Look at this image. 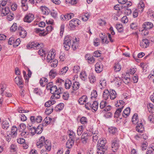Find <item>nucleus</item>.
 <instances>
[{"instance_id": "obj_27", "label": "nucleus", "mask_w": 154, "mask_h": 154, "mask_svg": "<svg viewBox=\"0 0 154 154\" xmlns=\"http://www.w3.org/2000/svg\"><path fill=\"white\" fill-rule=\"evenodd\" d=\"M90 14L88 13H83L82 14V19L84 21H87L89 18Z\"/></svg>"}, {"instance_id": "obj_7", "label": "nucleus", "mask_w": 154, "mask_h": 154, "mask_svg": "<svg viewBox=\"0 0 154 154\" xmlns=\"http://www.w3.org/2000/svg\"><path fill=\"white\" fill-rule=\"evenodd\" d=\"M95 71L97 73H100L103 70V66L100 62L97 63L95 65Z\"/></svg>"}, {"instance_id": "obj_35", "label": "nucleus", "mask_w": 154, "mask_h": 154, "mask_svg": "<svg viewBox=\"0 0 154 154\" xmlns=\"http://www.w3.org/2000/svg\"><path fill=\"white\" fill-rule=\"evenodd\" d=\"M2 126L3 129L7 130L9 128L10 125L8 121H4L2 123Z\"/></svg>"}, {"instance_id": "obj_63", "label": "nucleus", "mask_w": 154, "mask_h": 154, "mask_svg": "<svg viewBox=\"0 0 154 154\" xmlns=\"http://www.w3.org/2000/svg\"><path fill=\"white\" fill-rule=\"evenodd\" d=\"M17 26L16 23H14L11 27V31L15 32L17 29Z\"/></svg>"}, {"instance_id": "obj_13", "label": "nucleus", "mask_w": 154, "mask_h": 154, "mask_svg": "<svg viewBox=\"0 0 154 154\" xmlns=\"http://www.w3.org/2000/svg\"><path fill=\"white\" fill-rule=\"evenodd\" d=\"M79 38H75L73 40L72 44L71 45L72 48H77L79 45Z\"/></svg>"}, {"instance_id": "obj_24", "label": "nucleus", "mask_w": 154, "mask_h": 154, "mask_svg": "<svg viewBox=\"0 0 154 154\" xmlns=\"http://www.w3.org/2000/svg\"><path fill=\"white\" fill-rule=\"evenodd\" d=\"M117 94L115 91L113 89H110L109 91V96L111 100L115 99L116 97Z\"/></svg>"}, {"instance_id": "obj_52", "label": "nucleus", "mask_w": 154, "mask_h": 154, "mask_svg": "<svg viewBox=\"0 0 154 154\" xmlns=\"http://www.w3.org/2000/svg\"><path fill=\"white\" fill-rule=\"evenodd\" d=\"M80 123L83 125L86 124L88 122V120L87 118L84 116L82 117L80 119Z\"/></svg>"}, {"instance_id": "obj_54", "label": "nucleus", "mask_w": 154, "mask_h": 154, "mask_svg": "<svg viewBox=\"0 0 154 154\" xmlns=\"http://www.w3.org/2000/svg\"><path fill=\"white\" fill-rule=\"evenodd\" d=\"M80 77L83 81H85L86 79L87 75L85 72H81L80 74Z\"/></svg>"}, {"instance_id": "obj_53", "label": "nucleus", "mask_w": 154, "mask_h": 154, "mask_svg": "<svg viewBox=\"0 0 154 154\" xmlns=\"http://www.w3.org/2000/svg\"><path fill=\"white\" fill-rule=\"evenodd\" d=\"M69 14H66L65 15H62L60 16V18L62 20H69Z\"/></svg>"}, {"instance_id": "obj_47", "label": "nucleus", "mask_w": 154, "mask_h": 154, "mask_svg": "<svg viewBox=\"0 0 154 154\" xmlns=\"http://www.w3.org/2000/svg\"><path fill=\"white\" fill-rule=\"evenodd\" d=\"M109 131L110 133L114 134L117 133V128L114 127H111L109 128Z\"/></svg>"}, {"instance_id": "obj_2", "label": "nucleus", "mask_w": 154, "mask_h": 154, "mask_svg": "<svg viewBox=\"0 0 154 154\" xmlns=\"http://www.w3.org/2000/svg\"><path fill=\"white\" fill-rule=\"evenodd\" d=\"M72 37L69 35H67L64 38L63 45L65 48H70L71 45V39Z\"/></svg>"}, {"instance_id": "obj_49", "label": "nucleus", "mask_w": 154, "mask_h": 154, "mask_svg": "<svg viewBox=\"0 0 154 154\" xmlns=\"http://www.w3.org/2000/svg\"><path fill=\"white\" fill-rule=\"evenodd\" d=\"M17 128L15 126H14L12 127L11 134L15 136L17 134Z\"/></svg>"}, {"instance_id": "obj_15", "label": "nucleus", "mask_w": 154, "mask_h": 154, "mask_svg": "<svg viewBox=\"0 0 154 154\" xmlns=\"http://www.w3.org/2000/svg\"><path fill=\"white\" fill-rule=\"evenodd\" d=\"M136 131L141 133H143L144 131V127L141 123L137 124L136 127Z\"/></svg>"}, {"instance_id": "obj_41", "label": "nucleus", "mask_w": 154, "mask_h": 154, "mask_svg": "<svg viewBox=\"0 0 154 154\" xmlns=\"http://www.w3.org/2000/svg\"><path fill=\"white\" fill-rule=\"evenodd\" d=\"M149 44V41L147 39H144L143 40L141 44L143 45V48H146L148 47Z\"/></svg>"}, {"instance_id": "obj_22", "label": "nucleus", "mask_w": 154, "mask_h": 154, "mask_svg": "<svg viewBox=\"0 0 154 154\" xmlns=\"http://www.w3.org/2000/svg\"><path fill=\"white\" fill-rule=\"evenodd\" d=\"M45 149L49 151L50 150L51 148V142L49 140H46L45 143Z\"/></svg>"}, {"instance_id": "obj_4", "label": "nucleus", "mask_w": 154, "mask_h": 154, "mask_svg": "<svg viewBox=\"0 0 154 154\" xmlns=\"http://www.w3.org/2000/svg\"><path fill=\"white\" fill-rule=\"evenodd\" d=\"M80 20L76 18H74L71 20L69 22L70 26L72 28H75L78 26L80 23Z\"/></svg>"}, {"instance_id": "obj_12", "label": "nucleus", "mask_w": 154, "mask_h": 154, "mask_svg": "<svg viewBox=\"0 0 154 154\" xmlns=\"http://www.w3.org/2000/svg\"><path fill=\"white\" fill-rule=\"evenodd\" d=\"M15 82L20 88H22L23 87L21 76L16 77L15 79Z\"/></svg>"}, {"instance_id": "obj_28", "label": "nucleus", "mask_w": 154, "mask_h": 154, "mask_svg": "<svg viewBox=\"0 0 154 154\" xmlns=\"http://www.w3.org/2000/svg\"><path fill=\"white\" fill-rule=\"evenodd\" d=\"M27 128L29 133H31L32 135L35 134L36 133V128L35 127L32 126L28 125Z\"/></svg>"}, {"instance_id": "obj_36", "label": "nucleus", "mask_w": 154, "mask_h": 154, "mask_svg": "<svg viewBox=\"0 0 154 154\" xmlns=\"http://www.w3.org/2000/svg\"><path fill=\"white\" fill-rule=\"evenodd\" d=\"M50 66L52 67L55 68L56 67L58 63V61L56 59H54L53 60L50 61Z\"/></svg>"}, {"instance_id": "obj_30", "label": "nucleus", "mask_w": 154, "mask_h": 154, "mask_svg": "<svg viewBox=\"0 0 154 154\" xmlns=\"http://www.w3.org/2000/svg\"><path fill=\"white\" fill-rule=\"evenodd\" d=\"M64 107V104L63 103H60L55 107V110L57 112H59L63 109Z\"/></svg>"}, {"instance_id": "obj_56", "label": "nucleus", "mask_w": 154, "mask_h": 154, "mask_svg": "<svg viewBox=\"0 0 154 154\" xmlns=\"http://www.w3.org/2000/svg\"><path fill=\"white\" fill-rule=\"evenodd\" d=\"M112 109V107L109 105H106L104 109H103L101 111L102 112L104 113L107 112L109 111Z\"/></svg>"}, {"instance_id": "obj_14", "label": "nucleus", "mask_w": 154, "mask_h": 154, "mask_svg": "<svg viewBox=\"0 0 154 154\" xmlns=\"http://www.w3.org/2000/svg\"><path fill=\"white\" fill-rule=\"evenodd\" d=\"M86 60L88 61V62L89 63H94L95 61V59L90 54H86L85 57Z\"/></svg>"}, {"instance_id": "obj_17", "label": "nucleus", "mask_w": 154, "mask_h": 154, "mask_svg": "<svg viewBox=\"0 0 154 154\" xmlns=\"http://www.w3.org/2000/svg\"><path fill=\"white\" fill-rule=\"evenodd\" d=\"M40 9L43 14L48 15L50 12L49 9L45 6H42Z\"/></svg>"}, {"instance_id": "obj_51", "label": "nucleus", "mask_w": 154, "mask_h": 154, "mask_svg": "<svg viewBox=\"0 0 154 154\" xmlns=\"http://www.w3.org/2000/svg\"><path fill=\"white\" fill-rule=\"evenodd\" d=\"M137 113H135L133 115L132 118V122L133 124H135L137 122Z\"/></svg>"}, {"instance_id": "obj_55", "label": "nucleus", "mask_w": 154, "mask_h": 154, "mask_svg": "<svg viewBox=\"0 0 154 154\" xmlns=\"http://www.w3.org/2000/svg\"><path fill=\"white\" fill-rule=\"evenodd\" d=\"M68 69L67 66H65L59 72V74H63L65 73Z\"/></svg>"}, {"instance_id": "obj_1", "label": "nucleus", "mask_w": 154, "mask_h": 154, "mask_svg": "<svg viewBox=\"0 0 154 154\" xmlns=\"http://www.w3.org/2000/svg\"><path fill=\"white\" fill-rule=\"evenodd\" d=\"M119 141L117 138H115L111 141L112 150L113 152H116L118 149L119 147Z\"/></svg>"}, {"instance_id": "obj_10", "label": "nucleus", "mask_w": 154, "mask_h": 154, "mask_svg": "<svg viewBox=\"0 0 154 154\" xmlns=\"http://www.w3.org/2000/svg\"><path fill=\"white\" fill-rule=\"evenodd\" d=\"M153 24L149 22H145L142 25V28L149 30L153 28Z\"/></svg>"}, {"instance_id": "obj_64", "label": "nucleus", "mask_w": 154, "mask_h": 154, "mask_svg": "<svg viewBox=\"0 0 154 154\" xmlns=\"http://www.w3.org/2000/svg\"><path fill=\"white\" fill-rule=\"evenodd\" d=\"M91 96L92 99L93 98H95L97 97V91L96 90H93L91 92Z\"/></svg>"}, {"instance_id": "obj_31", "label": "nucleus", "mask_w": 154, "mask_h": 154, "mask_svg": "<svg viewBox=\"0 0 154 154\" xmlns=\"http://www.w3.org/2000/svg\"><path fill=\"white\" fill-rule=\"evenodd\" d=\"M109 92L107 89H105L104 91L103 97L105 100H107L109 97Z\"/></svg>"}, {"instance_id": "obj_23", "label": "nucleus", "mask_w": 154, "mask_h": 154, "mask_svg": "<svg viewBox=\"0 0 154 154\" xmlns=\"http://www.w3.org/2000/svg\"><path fill=\"white\" fill-rule=\"evenodd\" d=\"M72 83L70 80L67 79L65 82L64 85L66 89H69L72 86Z\"/></svg>"}, {"instance_id": "obj_62", "label": "nucleus", "mask_w": 154, "mask_h": 154, "mask_svg": "<svg viewBox=\"0 0 154 154\" xmlns=\"http://www.w3.org/2000/svg\"><path fill=\"white\" fill-rule=\"evenodd\" d=\"M122 80L125 84H127L130 82V79L129 78V77L128 76L127 77H124L122 79Z\"/></svg>"}, {"instance_id": "obj_5", "label": "nucleus", "mask_w": 154, "mask_h": 154, "mask_svg": "<svg viewBox=\"0 0 154 154\" xmlns=\"http://www.w3.org/2000/svg\"><path fill=\"white\" fill-rule=\"evenodd\" d=\"M63 88L60 87L57 88L54 94L51 96V97H53L56 99H58L60 97V94H62Z\"/></svg>"}, {"instance_id": "obj_16", "label": "nucleus", "mask_w": 154, "mask_h": 154, "mask_svg": "<svg viewBox=\"0 0 154 154\" xmlns=\"http://www.w3.org/2000/svg\"><path fill=\"white\" fill-rule=\"evenodd\" d=\"M52 119L49 117H46L43 120L42 123L43 126H46L51 122Z\"/></svg>"}, {"instance_id": "obj_57", "label": "nucleus", "mask_w": 154, "mask_h": 154, "mask_svg": "<svg viewBox=\"0 0 154 154\" xmlns=\"http://www.w3.org/2000/svg\"><path fill=\"white\" fill-rule=\"evenodd\" d=\"M107 149H104L101 148H98L97 150V154H104Z\"/></svg>"}, {"instance_id": "obj_37", "label": "nucleus", "mask_w": 154, "mask_h": 154, "mask_svg": "<svg viewBox=\"0 0 154 154\" xmlns=\"http://www.w3.org/2000/svg\"><path fill=\"white\" fill-rule=\"evenodd\" d=\"M74 141L69 140H68L66 143V147L68 149H70L72 147L74 144Z\"/></svg>"}, {"instance_id": "obj_60", "label": "nucleus", "mask_w": 154, "mask_h": 154, "mask_svg": "<svg viewBox=\"0 0 154 154\" xmlns=\"http://www.w3.org/2000/svg\"><path fill=\"white\" fill-rule=\"evenodd\" d=\"M116 28L118 31L120 32H122L123 31V27L122 24H117Z\"/></svg>"}, {"instance_id": "obj_59", "label": "nucleus", "mask_w": 154, "mask_h": 154, "mask_svg": "<svg viewBox=\"0 0 154 154\" xmlns=\"http://www.w3.org/2000/svg\"><path fill=\"white\" fill-rule=\"evenodd\" d=\"M135 137L137 138V137L138 138H143L145 140H146L147 139V136L145 134H138Z\"/></svg>"}, {"instance_id": "obj_48", "label": "nucleus", "mask_w": 154, "mask_h": 154, "mask_svg": "<svg viewBox=\"0 0 154 154\" xmlns=\"http://www.w3.org/2000/svg\"><path fill=\"white\" fill-rule=\"evenodd\" d=\"M42 126V125H39L37 128H36V133L37 134H39L42 132L43 130Z\"/></svg>"}, {"instance_id": "obj_6", "label": "nucleus", "mask_w": 154, "mask_h": 154, "mask_svg": "<svg viewBox=\"0 0 154 154\" xmlns=\"http://www.w3.org/2000/svg\"><path fill=\"white\" fill-rule=\"evenodd\" d=\"M34 16L33 14L31 13L27 14L25 16L24 21L25 22L30 23L33 20Z\"/></svg>"}, {"instance_id": "obj_46", "label": "nucleus", "mask_w": 154, "mask_h": 154, "mask_svg": "<svg viewBox=\"0 0 154 154\" xmlns=\"http://www.w3.org/2000/svg\"><path fill=\"white\" fill-rule=\"evenodd\" d=\"M33 92L37 95L41 96L42 94V91L38 88H35L33 90Z\"/></svg>"}, {"instance_id": "obj_58", "label": "nucleus", "mask_w": 154, "mask_h": 154, "mask_svg": "<svg viewBox=\"0 0 154 154\" xmlns=\"http://www.w3.org/2000/svg\"><path fill=\"white\" fill-rule=\"evenodd\" d=\"M53 109L52 107H48L45 111V112L47 115L51 114L53 111Z\"/></svg>"}, {"instance_id": "obj_26", "label": "nucleus", "mask_w": 154, "mask_h": 154, "mask_svg": "<svg viewBox=\"0 0 154 154\" xmlns=\"http://www.w3.org/2000/svg\"><path fill=\"white\" fill-rule=\"evenodd\" d=\"M103 35V34L101 33V35H100V37L101 38L102 42L103 44H107L109 42V41H108L107 36L104 35L103 36L102 35Z\"/></svg>"}, {"instance_id": "obj_19", "label": "nucleus", "mask_w": 154, "mask_h": 154, "mask_svg": "<svg viewBox=\"0 0 154 154\" xmlns=\"http://www.w3.org/2000/svg\"><path fill=\"white\" fill-rule=\"evenodd\" d=\"M48 79L46 78L43 77L41 78L39 81V83L42 87H44L48 83Z\"/></svg>"}, {"instance_id": "obj_40", "label": "nucleus", "mask_w": 154, "mask_h": 154, "mask_svg": "<svg viewBox=\"0 0 154 154\" xmlns=\"http://www.w3.org/2000/svg\"><path fill=\"white\" fill-rule=\"evenodd\" d=\"M55 103L56 101L54 100H48L45 103V106L46 107H50L51 105H53Z\"/></svg>"}, {"instance_id": "obj_34", "label": "nucleus", "mask_w": 154, "mask_h": 154, "mask_svg": "<svg viewBox=\"0 0 154 154\" xmlns=\"http://www.w3.org/2000/svg\"><path fill=\"white\" fill-rule=\"evenodd\" d=\"M50 78L51 79H54L57 75V73L55 69L51 70L49 73Z\"/></svg>"}, {"instance_id": "obj_50", "label": "nucleus", "mask_w": 154, "mask_h": 154, "mask_svg": "<svg viewBox=\"0 0 154 154\" xmlns=\"http://www.w3.org/2000/svg\"><path fill=\"white\" fill-rule=\"evenodd\" d=\"M149 149H148L146 152V154H153V151L154 150V143H152L151 145V149L152 150L150 149V148Z\"/></svg>"}, {"instance_id": "obj_25", "label": "nucleus", "mask_w": 154, "mask_h": 154, "mask_svg": "<svg viewBox=\"0 0 154 154\" xmlns=\"http://www.w3.org/2000/svg\"><path fill=\"white\" fill-rule=\"evenodd\" d=\"M91 108L93 112H96L97 109L98 107V103L96 101H94L91 104Z\"/></svg>"}, {"instance_id": "obj_20", "label": "nucleus", "mask_w": 154, "mask_h": 154, "mask_svg": "<svg viewBox=\"0 0 154 154\" xmlns=\"http://www.w3.org/2000/svg\"><path fill=\"white\" fill-rule=\"evenodd\" d=\"M87 100V97L86 95H83L79 98V103L81 105L84 104V103L86 102Z\"/></svg>"}, {"instance_id": "obj_3", "label": "nucleus", "mask_w": 154, "mask_h": 154, "mask_svg": "<svg viewBox=\"0 0 154 154\" xmlns=\"http://www.w3.org/2000/svg\"><path fill=\"white\" fill-rule=\"evenodd\" d=\"M27 48H33L34 47H40L41 48H43L44 46L43 43H40L39 44L38 43L35 42H32L29 43L28 44L26 45Z\"/></svg>"}, {"instance_id": "obj_43", "label": "nucleus", "mask_w": 154, "mask_h": 154, "mask_svg": "<svg viewBox=\"0 0 154 154\" xmlns=\"http://www.w3.org/2000/svg\"><path fill=\"white\" fill-rule=\"evenodd\" d=\"M107 103L106 100H102L100 104V107L101 109H103L107 105Z\"/></svg>"}, {"instance_id": "obj_29", "label": "nucleus", "mask_w": 154, "mask_h": 154, "mask_svg": "<svg viewBox=\"0 0 154 154\" xmlns=\"http://www.w3.org/2000/svg\"><path fill=\"white\" fill-rule=\"evenodd\" d=\"M130 112V109L129 107H127L123 111L122 116L125 118H126L129 116Z\"/></svg>"}, {"instance_id": "obj_21", "label": "nucleus", "mask_w": 154, "mask_h": 154, "mask_svg": "<svg viewBox=\"0 0 154 154\" xmlns=\"http://www.w3.org/2000/svg\"><path fill=\"white\" fill-rule=\"evenodd\" d=\"M80 84L78 82H75L72 84V90L73 91L77 90L79 88Z\"/></svg>"}, {"instance_id": "obj_42", "label": "nucleus", "mask_w": 154, "mask_h": 154, "mask_svg": "<svg viewBox=\"0 0 154 154\" xmlns=\"http://www.w3.org/2000/svg\"><path fill=\"white\" fill-rule=\"evenodd\" d=\"M69 138L68 140L74 141L75 138V134L72 131H70L69 134Z\"/></svg>"}, {"instance_id": "obj_44", "label": "nucleus", "mask_w": 154, "mask_h": 154, "mask_svg": "<svg viewBox=\"0 0 154 154\" xmlns=\"http://www.w3.org/2000/svg\"><path fill=\"white\" fill-rule=\"evenodd\" d=\"M78 0H66V2L69 5H74L77 3Z\"/></svg>"}, {"instance_id": "obj_8", "label": "nucleus", "mask_w": 154, "mask_h": 154, "mask_svg": "<svg viewBox=\"0 0 154 154\" xmlns=\"http://www.w3.org/2000/svg\"><path fill=\"white\" fill-rule=\"evenodd\" d=\"M45 140V137L43 136H41L36 143V145L38 148H41L43 146Z\"/></svg>"}, {"instance_id": "obj_38", "label": "nucleus", "mask_w": 154, "mask_h": 154, "mask_svg": "<svg viewBox=\"0 0 154 154\" xmlns=\"http://www.w3.org/2000/svg\"><path fill=\"white\" fill-rule=\"evenodd\" d=\"M88 78L91 83H94L96 80V78L94 74L92 73L89 74Z\"/></svg>"}, {"instance_id": "obj_39", "label": "nucleus", "mask_w": 154, "mask_h": 154, "mask_svg": "<svg viewBox=\"0 0 154 154\" xmlns=\"http://www.w3.org/2000/svg\"><path fill=\"white\" fill-rule=\"evenodd\" d=\"M9 9L8 7H6L5 8H2V13L5 16L9 14Z\"/></svg>"}, {"instance_id": "obj_32", "label": "nucleus", "mask_w": 154, "mask_h": 154, "mask_svg": "<svg viewBox=\"0 0 154 154\" xmlns=\"http://www.w3.org/2000/svg\"><path fill=\"white\" fill-rule=\"evenodd\" d=\"M145 7V5L143 2H141L138 5V11L140 13L143 12L144 8Z\"/></svg>"}, {"instance_id": "obj_18", "label": "nucleus", "mask_w": 154, "mask_h": 154, "mask_svg": "<svg viewBox=\"0 0 154 154\" xmlns=\"http://www.w3.org/2000/svg\"><path fill=\"white\" fill-rule=\"evenodd\" d=\"M123 109V106H121V108H119L116 109L114 114L115 118H120L121 116V112Z\"/></svg>"}, {"instance_id": "obj_33", "label": "nucleus", "mask_w": 154, "mask_h": 154, "mask_svg": "<svg viewBox=\"0 0 154 154\" xmlns=\"http://www.w3.org/2000/svg\"><path fill=\"white\" fill-rule=\"evenodd\" d=\"M114 70L115 72H119L121 69V66L119 62L116 63L114 66Z\"/></svg>"}, {"instance_id": "obj_45", "label": "nucleus", "mask_w": 154, "mask_h": 154, "mask_svg": "<svg viewBox=\"0 0 154 154\" xmlns=\"http://www.w3.org/2000/svg\"><path fill=\"white\" fill-rule=\"evenodd\" d=\"M125 103L124 101L122 100L117 101V103L115 104V106L116 107H119V108H121V106H123V108L124 106V104Z\"/></svg>"}, {"instance_id": "obj_9", "label": "nucleus", "mask_w": 154, "mask_h": 154, "mask_svg": "<svg viewBox=\"0 0 154 154\" xmlns=\"http://www.w3.org/2000/svg\"><path fill=\"white\" fill-rule=\"evenodd\" d=\"M53 49H52V51H50L49 52L47 56V59L48 62H50V61L54 60L55 56L56 53L54 51Z\"/></svg>"}, {"instance_id": "obj_61", "label": "nucleus", "mask_w": 154, "mask_h": 154, "mask_svg": "<svg viewBox=\"0 0 154 154\" xmlns=\"http://www.w3.org/2000/svg\"><path fill=\"white\" fill-rule=\"evenodd\" d=\"M38 54L43 57H45V55L46 54V52L43 49H40L38 51Z\"/></svg>"}, {"instance_id": "obj_11", "label": "nucleus", "mask_w": 154, "mask_h": 154, "mask_svg": "<svg viewBox=\"0 0 154 154\" xmlns=\"http://www.w3.org/2000/svg\"><path fill=\"white\" fill-rule=\"evenodd\" d=\"M18 29L19 31L20 36L23 38H24L27 35V32L25 29L21 26L18 27Z\"/></svg>"}]
</instances>
